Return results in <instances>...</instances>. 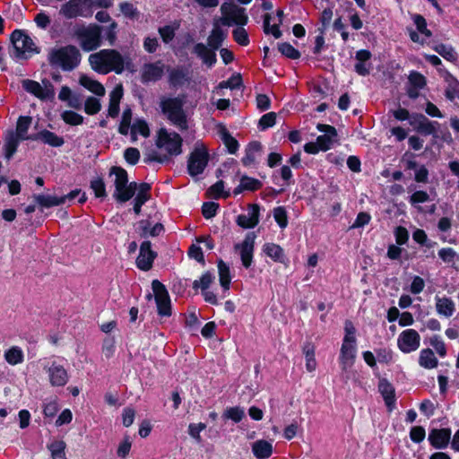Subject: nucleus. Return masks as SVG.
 <instances>
[{
    "mask_svg": "<svg viewBox=\"0 0 459 459\" xmlns=\"http://www.w3.org/2000/svg\"><path fill=\"white\" fill-rule=\"evenodd\" d=\"M31 124V118L29 117H21L17 122L16 133L21 140L28 139L27 132Z\"/></svg>",
    "mask_w": 459,
    "mask_h": 459,
    "instance_id": "51",
    "label": "nucleus"
},
{
    "mask_svg": "<svg viewBox=\"0 0 459 459\" xmlns=\"http://www.w3.org/2000/svg\"><path fill=\"white\" fill-rule=\"evenodd\" d=\"M426 86V78L418 72H411L409 75L408 96L411 99L419 97L420 90Z\"/></svg>",
    "mask_w": 459,
    "mask_h": 459,
    "instance_id": "23",
    "label": "nucleus"
},
{
    "mask_svg": "<svg viewBox=\"0 0 459 459\" xmlns=\"http://www.w3.org/2000/svg\"><path fill=\"white\" fill-rule=\"evenodd\" d=\"M129 130L131 133L132 142H135L137 140V135H141L145 138L150 135L149 126L143 119H135L133 125H130Z\"/></svg>",
    "mask_w": 459,
    "mask_h": 459,
    "instance_id": "34",
    "label": "nucleus"
},
{
    "mask_svg": "<svg viewBox=\"0 0 459 459\" xmlns=\"http://www.w3.org/2000/svg\"><path fill=\"white\" fill-rule=\"evenodd\" d=\"M101 109L100 101L94 97H89L84 103V111L88 115H95Z\"/></svg>",
    "mask_w": 459,
    "mask_h": 459,
    "instance_id": "58",
    "label": "nucleus"
},
{
    "mask_svg": "<svg viewBox=\"0 0 459 459\" xmlns=\"http://www.w3.org/2000/svg\"><path fill=\"white\" fill-rule=\"evenodd\" d=\"M318 131L324 133L316 138V142L322 152L329 150L336 141L337 132L335 128L329 125L318 124L316 126Z\"/></svg>",
    "mask_w": 459,
    "mask_h": 459,
    "instance_id": "15",
    "label": "nucleus"
},
{
    "mask_svg": "<svg viewBox=\"0 0 459 459\" xmlns=\"http://www.w3.org/2000/svg\"><path fill=\"white\" fill-rule=\"evenodd\" d=\"M155 257L156 254L151 248V242H143L140 247L139 255L136 259L137 267L143 271L150 270Z\"/></svg>",
    "mask_w": 459,
    "mask_h": 459,
    "instance_id": "16",
    "label": "nucleus"
},
{
    "mask_svg": "<svg viewBox=\"0 0 459 459\" xmlns=\"http://www.w3.org/2000/svg\"><path fill=\"white\" fill-rule=\"evenodd\" d=\"M433 49L447 61L455 62L457 59L456 52L449 45L438 44L434 46Z\"/></svg>",
    "mask_w": 459,
    "mask_h": 459,
    "instance_id": "46",
    "label": "nucleus"
},
{
    "mask_svg": "<svg viewBox=\"0 0 459 459\" xmlns=\"http://www.w3.org/2000/svg\"><path fill=\"white\" fill-rule=\"evenodd\" d=\"M232 35L238 44L241 46H247L249 44L248 34L243 26L238 25V27L232 31Z\"/></svg>",
    "mask_w": 459,
    "mask_h": 459,
    "instance_id": "59",
    "label": "nucleus"
},
{
    "mask_svg": "<svg viewBox=\"0 0 459 459\" xmlns=\"http://www.w3.org/2000/svg\"><path fill=\"white\" fill-rule=\"evenodd\" d=\"M209 154L207 148L202 143H196L188 160L187 169L191 176L204 172L207 166Z\"/></svg>",
    "mask_w": 459,
    "mask_h": 459,
    "instance_id": "11",
    "label": "nucleus"
},
{
    "mask_svg": "<svg viewBox=\"0 0 459 459\" xmlns=\"http://www.w3.org/2000/svg\"><path fill=\"white\" fill-rule=\"evenodd\" d=\"M22 87L25 91L39 99L45 100L48 97V91L45 90L38 82L32 80H24L22 82Z\"/></svg>",
    "mask_w": 459,
    "mask_h": 459,
    "instance_id": "39",
    "label": "nucleus"
},
{
    "mask_svg": "<svg viewBox=\"0 0 459 459\" xmlns=\"http://www.w3.org/2000/svg\"><path fill=\"white\" fill-rule=\"evenodd\" d=\"M264 253L272 258L274 262L282 263L284 260L283 249L277 244L265 243L263 246Z\"/></svg>",
    "mask_w": 459,
    "mask_h": 459,
    "instance_id": "40",
    "label": "nucleus"
},
{
    "mask_svg": "<svg viewBox=\"0 0 459 459\" xmlns=\"http://www.w3.org/2000/svg\"><path fill=\"white\" fill-rule=\"evenodd\" d=\"M182 143L183 139L178 134L166 128H160L157 132L156 146L162 153L159 154L155 152L149 153L145 160L166 162L170 157L181 154Z\"/></svg>",
    "mask_w": 459,
    "mask_h": 459,
    "instance_id": "2",
    "label": "nucleus"
},
{
    "mask_svg": "<svg viewBox=\"0 0 459 459\" xmlns=\"http://www.w3.org/2000/svg\"><path fill=\"white\" fill-rule=\"evenodd\" d=\"M214 276L210 273H204L199 280H195L193 283L195 289H201L202 291L208 290L213 282Z\"/></svg>",
    "mask_w": 459,
    "mask_h": 459,
    "instance_id": "57",
    "label": "nucleus"
},
{
    "mask_svg": "<svg viewBox=\"0 0 459 459\" xmlns=\"http://www.w3.org/2000/svg\"><path fill=\"white\" fill-rule=\"evenodd\" d=\"M80 84L90 91L91 92L94 93L95 95L99 97H102L105 95V88L104 86L98 81L94 80L93 78L88 76V75H81L79 79Z\"/></svg>",
    "mask_w": 459,
    "mask_h": 459,
    "instance_id": "30",
    "label": "nucleus"
},
{
    "mask_svg": "<svg viewBox=\"0 0 459 459\" xmlns=\"http://www.w3.org/2000/svg\"><path fill=\"white\" fill-rule=\"evenodd\" d=\"M34 199L42 208H50L65 204V198L51 195H36Z\"/></svg>",
    "mask_w": 459,
    "mask_h": 459,
    "instance_id": "41",
    "label": "nucleus"
},
{
    "mask_svg": "<svg viewBox=\"0 0 459 459\" xmlns=\"http://www.w3.org/2000/svg\"><path fill=\"white\" fill-rule=\"evenodd\" d=\"M193 52L202 60L203 64L212 67L216 64V50L204 43L195 45Z\"/></svg>",
    "mask_w": 459,
    "mask_h": 459,
    "instance_id": "19",
    "label": "nucleus"
},
{
    "mask_svg": "<svg viewBox=\"0 0 459 459\" xmlns=\"http://www.w3.org/2000/svg\"><path fill=\"white\" fill-rule=\"evenodd\" d=\"M136 192V183H126L121 186L115 187L113 196L119 202L125 203L130 200Z\"/></svg>",
    "mask_w": 459,
    "mask_h": 459,
    "instance_id": "31",
    "label": "nucleus"
},
{
    "mask_svg": "<svg viewBox=\"0 0 459 459\" xmlns=\"http://www.w3.org/2000/svg\"><path fill=\"white\" fill-rule=\"evenodd\" d=\"M438 256L442 259V261L450 265H455L459 262V254L456 253L451 247H444L438 251Z\"/></svg>",
    "mask_w": 459,
    "mask_h": 459,
    "instance_id": "49",
    "label": "nucleus"
},
{
    "mask_svg": "<svg viewBox=\"0 0 459 459\" xmlns=\"http://www.w3.org/2000/svg\"><path fill=\"white\" fill-rule=\"evenodd\" d=\"M261 187V182L258 179L244 176L241 178L240 185L234 190L235 195H238L242 190L255 191Z\"/></svg>",
    "mask_w": 459,
    "mask_h": 459,
    "instance_id": "42",
    "label": "nucleus"
},
{
    "mask_svg": "<svg viewBox=\"0 0 459 459\" xmlns=\"http://www.w3.org/2000/svg\"><path fill=\"white\" fill-rule=\"evenodd\" d=\"M251 447L254 455L257 459H267L273 454V444L264 439L255 441Z\"/></svg>",
    "mask_w": 459,
    "mask_h": 459,
    "instance_id": "25",
    "label": "nucleus"
},
{
    "mask_svg": "<svg viewBox=\"0 0 459 459\" xmlns=\"http://www.w3.org/2000/svg\"><path fill=\"white\" fill-rule=\"evenodd\" d=\"M220 283L224 290H229L230 284V274L229 266L223 262L218 263Z\"/></svg>",
    "mask_w": 459,
    "mask_h": 459,
    "instance_id": "50",
    "label": "nucleus"
},
{
    "mask_svg": "<svg viewBox=\"0 0 459 459\" xmlns=\"http://www.w3.org/2000/svg\"><path fill=\"white\" fill-rule=\"evenodd\" d=\"M208 195L212 198H227L230 196V193L224 191V183L218 181L208 189Z\"/></svg>",
    "mask_w": 459,
    "mask_h": 459,
    "instance_id": "52",
    "label": "nucleus"
},
{
    "mask_svg": "<svg viewBox=\"0 0 459 459\" xmlns=\"http://www.w3.org/2000/svg\"><path fill=\"white\" fill-rule=\"evenodd\" d=\"M227 33L217 23H214L213 29L207 39V44L212 48L217 50L222 44Z\"/></svg>",
    "mask_w": 459,
    "mask_h": 459,
    "instance_id": "35",
    "label": "nucleus"
},
{
    "mask_svg": "<svg viewBox=\"0 0 459 459\" xmlns=\"http://www.w3.org/2000/svg\"><path fill=\"white\" fill-rule=\"evenodd\" d=\"M81 61V54L74 46L54 48L48 53V62L53 66H57L65 71L74 69Z\"/></svg>",
    "mask_w": 459,
    "mask_h": 459,
    "instance_id": "5",
    "label": "nucleus"
},
{
    "mask_svg": "<svg viewBox=\"0 0 459 459\" xmlns=\"http://www.w3.org/2000/svg\"><path fill=\"white\" fill-rule=\"evenodd\" d=\"M420 345V335L414 329L403 330L397 337V347L403 353L416 351Z\"/></svg>",
    "mask_w": 459,
    "mask_h": 459,
    "instance_id": "13",
    "label": "nucleus"
},
{
    "mask_svg": "<svg viewBox=\"0 0 459 459\" xmlns=\"http://www.w3.org/2000/svg\"><path fill=\"white\" fill-rule=\"evenodd\" d=\"M150 189V185L146 183H143L139 186H136L137 193L134 205V211L136 214L140 213L142 206L149 200Z\"/></svg>",
    "mask_w": 459,
    "mask_h": 459,
    "instance_id": "29",
    "label": "nucleus"
},
{
    "mask_svg": "<svg viewBox=\"0 0 459 459\" xmlns=\"http://www.w3.org/2000/svg\"><path fill=\"white\" fill-rule=\"evenodd\" d=\"M91 188L97 198H104L107 195L105 183L101 178L91 180Z\"/></svg>",
    "mask_w": 459,
    "mask_h": 459,
    "instance_id": "61",
    "label": "nucleus"
},
{
    "mask_svg": "<svg viewBox=\"0 0 459 459\" xmlns=\"http://www.w3.org/2000/svg\"><path fill=\"white\" fill-rule=\"evenodd\" d=\"M425 281L420 276H413L409 290L411 294L417 295L423 291Z\"/></svg>",
    "mask_w": 459,
    "mask_h": 459,
    "instance_id": "63",
    "label": "nucleus"
},
{
    "mask_svg": "<svg viewBox=\"0 0 459 459\" xmlns=\"http://www.w3.org/2000/svg\"><path fill=\"white\" fill-rule=\"evenodd\" d=\"M259 222V206L251 204L248 206L247 213L240 214L237 218L238 226L244 229H252Z\"/></svg>",
    "mask_w": 459,
    "mask_h": 459,
    "instance_id": "17",
    "label": "nucleus"
},
{
    "mask_svg": "<svg viewBox=\"0 0 459 459\" xmlns=\"http://www.w3.org/2000/svg\"><path fill=\"white\" fill-rule=\"evenodd\" d=\"M42 367L48 375V382L51 386L62 387L68 383V372L65 367L57 361L45 359L42 363Z\"/></svg>",
    "mask_w": 459,
    "mask_h": 459,
    "instance_id": "8",
    "label": "nucleus"
},
{
    "mask_svg": "<svg viewBox=\"0 0 459 459\" xmlns=\"http://www.w3.org/2000/svg\"><path fill=\"white\" fill-rule=\"evenodd\" d=\"M132 120V110L126 108L124 110L122 118L118 126V132L123 135H127L130 129Z\"/></svg>",
    "mask_w": 459,
    "mask_h": 459,
    "instance_id": "53",
    "label": "nucleus"
},
{
    "mask_svg": "<svg viewBox=\"0 0 459 459\" xmlns=\"http://www.w3.org/2000/svg\"><path fill=\"white\" fill-rule=\"evenodd\" d=\"M276 122V113L269 112L262 116L259 120V126L263 128L272 127Z\"/></svg>",
    "mask_w": 459,
    "mask_h": 459,
    "instance_id": "64",
    "label": "nucleus"
},
{
    "mask_svg": "<svg viewBox=\"0 0 459 459\" xmlns=\"http://www.w3.org/2000/svg\"><path fill=\"white\" fill-rule=\"evenodd\" d=\"M164 72V65L160 62L146 64L142 70L143 82H155L161 78Z\"/></svg>",
    "mask_w": 459,
    "mask_h": 459,
    "instance_id": "20",
    "label": "nucleus"
},
{
    "mask_svg": "<svg viewBox=\"0 0 459 459\" xmlns=\"http://www.w3.org/2000/svg\"><path fill=\"white\" fill-rule=\"evenodd\" d=\"M19 136L15 134L13 132H9L4 139V151H5V157L9 160L16 152L18 143H19Z\"/></svg>",
    "mask_w": 459,
    "mask_h": 459,
    "instance_id": "43",
    "label": "nucleus"
},
{
    "mask_svg": "<svg viewBox=\"0 0 459 459\" xmlns=\"http://www.w3.org/2000/svg\"><path fill=\"white\" fill-rule=\"evenodd\" d=\"M445 82L446 83L445 89L446 98L455 104L459 103V81L449 73H446Z\"/></svg>",
    "mask_w": 459,
    "mask_h": 459,
    "instance_id": "24",
    "label": "nucleus"
},
{
    "mask_svg": "<svg viewBox=\"0 0 459 459\" xmlns=\"http://www.w3.org/2000/svg\"><path fill=\"white\" fill-rule=\"evenodd\" d=\"M152 288L155 297L159 315L161 316H170V299L165 286L158 280H154L152 282Z\"/></svg>",
    "mask_w": 459,
    "mask_h": 459,
    "instance_id": "12",
    "label": "nucleus"
},
{
    "mask_svg": "<svg viewBox=\"0 0 459 459\" xmlns=\"http://www.w3.org/2000/svg\"><path fill=\"white\" fill-rule=\"evenodd\" d=\"M61 117L66 124L71 126H78L83 123V117L74 111L65 110Z\"/></svg>",
    "mask_w": 459,
    "mask_h": 459,
    "instance_id": "54",
    "label": "nucleus"
},
{
    "mask_svg": "<svg viewBox=\"0 0 459 459\" xmlns=\"http://www.w3.org/2000/svg\"><path fill=\"white\" fill-rule=\"evenodd\" d=\"M91 67L97 73L107 74L110 72L121 74L125 70L134 71L129 56H123L115 49H102L89 56Z\"/></svg>",
    "mask_w": 459,
    "mask_h": 459,
    "instance_id": "1",
    "label": "nucleus"
},
{
    "mask_svg": "<svg viewBox=\"0 0 459 459\" xmlns=\"http://www.w3.org/2000/svg\"><path fill=\"white\" fill-rule=\"evenodd\" d=\"M255 238L256 236L254 232H249L242 242L235 245V250L238 253L242 264L246 268H249L253 262Z\"/></svg>",
    "mask_w": 459,
    "mask_h": 459,
    "instance_id": "14",
    "label": "nucleus"
},
{
    "mask_svg": "<svg viewBox=\"0 0 459 459\" xmlns=\"http://www.w3.org/2000/svg\"><path fill=\"white\" fill-rule=\"evenodd\" d=\"M378 390L383 396L386 406L392 409L395 403V393L394 386L386 379H381L378 384Z\"/></svg>",
    "mask_w": 459,
    "mask_h": 459,
    "instance_id": "28",
    "label": "nucleus"
},
{
    "mask_svg": "<svg viewBox=\"0 0 459 459\" xmlns=\"http://www.w3.org/2000/svg\"><path fill=\"white\" fill-rule=\"evenodd\" d=\"M278 49L283 56L291 59H298L300 56L299 52L289 43L279 44Z\"/></svg>",
    "mask_w": 459,
    "mask_h": 459,
    "instance_id": "60",
    "label": "nucleus"
},
{
    "mask_svg": "<svg viewBox=\"0 0 459 459\" xmlns=\"http://www.w3.org/2000/svg\"><path fill=\"white\" fill-rule=\"evenodd\" d=\"M124 158L127 163L134 165L140 159V152L134 147L127 148L125 150Z\"/></svg>",
    "mask_w": 459,
    "mask_h": 459,
    "instance_id": "62",
    "label": "nucleus"
},
{
    "mask_svg": "<svg viewBox=\"0 0 459 459\" xmlns=\"http://www.w3.org/2000/svg\"><path fill=\"white\" fill-rule=\"evenodd\" d=\"M4 358L9 365L16 366L24 361V352L21 347L13 345L4 351Z\"/></svg>",
    "mask_w": 459,
    "mask_h": 459,
    "instance_id": "33",
    "label": "nucleus"
},
{
    "mask_svg": "<svg viewBox=\"0 0 459 459\" xmlns=\"http://www.w3.org/2000/svg\"><path fill=\"white\" fill-rule=\"evenodd\" d=\"M222 417L227 420H231L235 423L240 422L245 417V410L241 407H228L224 410Z\"/></svg>",
    "mask_w": 459,
    "mask_h": 459,
    "instance_id": "47",
    "label": "nucleus"
},
{
    "mask_svg": "<svg viewBox=\"0 0 459 459\" xmlns=\"http://www.w3.org/2000/svg\"><path fill=\"white\" fill-rule=\"evenodd\" d=\"M221 22L225 26L233 24L244 26L247 23L248 17L245 9L231 3H224L221 6Z\"/></svg>",
    "mask_w": 459,
    "mask_h": 459,
    "instance_id": "9",
    "label": "nucleus"
},
{
    "mask_svg": "<svg viewBox=\"0 0 459 459\" xmlns=\"http://www.w3.org/2000/svg\"><path fill=\"white\" fill-rule=\"evenodd\" d=\"M306 359V368L308 372H313L316 368V360L315 358V348L311 344H306L303 348Z\"/></svg>",
    "mask_w": 459,
    "mask_h": 459,
    "instance_id": "48",
    "label": "nucleus"
},
{
    "mask_svg": "<svg viewBox=\"0 0 459 459\" xmlns=\"http://www.w3.org/2000/svg\"><path fill=\"white\" fill-rule=\"evenodd\" d=\"M410 124L413 126L414 130L426 135L435 132L433 123L420 114L411 115Z\"/></svg>",
    "mask_w": 459,
    "mask_h": 459,
    "instance_id": "21",
    "label": "nucleus"
},
{
    "mask_svg": "<svg viewBox=\"0 0 459 459\" xmlns=\"http://www.w3.org/2000/svg\"><path fill=\"white\" fill-rule=\"evenodd\" d=\"M419 364L420 367L432 369L437 366V359L436 358L434 352L430 349H424L420 351L419 355Z\"/></svg>",
    "mask_w": 459,
    "mask_h": 459,
    "instance_id": "38",
    "label": "nucleus"
},
{
    "mask_svg": "<svg viewBox=\"0 0 459 459\" xmlns=\"http://www.w3.org/2000/svg\"><path fill=\"white\" fill-rule=\"evenodd\" d=\"M219 136L230 153H236L238 149V141L229 133L225 126H220L218 130Z\"/></svg>",
    "mask_w": 459,
    "mask_h": 459,
    "instance_id": "37",
    "label": "nucleus"
},
{
    "mask_svg": "<svg viewBox=\"0 0 459 459\" xmlns=\"http://www.w3.org/2000/svg\"><path fill=\"white\" fill-rule=\"evenodd\" d=\"M74 34L84 51L89 52L100 46L101 30L97 25L80 27L76 29Z\"/></svg>",
    "mask_w": 459,
    "mask_h": 459,
    "instance_id": "7",
    "label": "nucleus"
},
{
    "mask_svg": "<svg viewBox=\"0 0 459 459\" xmlns=\"http://www.w3.org/2000/svg\"><path fill=\"white\" fill-rule=\"evenodd\" d=\"M273 214L279 227L285 229L288 225V216L285 208L282 206H278L273 209Z\"/></svg>",
    "mask_w": 459,
    "mask_h": 459,
    "instance_id": "56",
    "label": "nucleus"
},
{
    "mask_svg": "<svg viewBox=\"0 0 459 459\" xmlns=\"http://www.w3.org/2000/svg\"><path fill=\"white\" fill-rule=\"evenodd\" d=\"M283 11H277L278 22L271 25V15L266 13L264 17V30L266 34H272L275 39H279L281 36V32L279 29V25L282 22Z\"/></svg>",
    "mask_w": 459,
    "mask_h": 459,
    "instance_id": "32",
    "label": "nucleus"
},
{
    "mask_svg": "<svg viewBox=\"0 0 459 459\" xmlns=\"http://www.w3.org/2000/svg\"><path fill=\"white\" fill-rule=\"evenodd\" d=\"M93 3L91 0H69L60 8V13L67 19L90 17L92 14Z\"/></svg>",
    "mask_w": 459,
    "mask_h": 459,
    "instance_id": "10",
    "label": "nucleus"
},
{
    "mask_svg": "<svg viewBox=\"0 0 459 459\" xmlns=\"http://www.w3.org/2000/svg\"><path fill=\"white\" fill-rule=\"evenodd\" d=\"M10 39L13 45L10 56L16 61L29 59L39 53V48L35 40L23 30H13Z\"/></svg>",
    "mask_w": 459,
    "mask_h": 459,
    "instance_id": "4",
    "label": "nucleus"
},
{
    "mask_svg": "<svg viewBox=\"0 0 459 459\" xmlns=\"http://www.w3.org/2000/svg\"><path fill=\"white\" fill-rule=\"evenodd\" d=\"M261 150V144L258 142L250 143L245 151V155L242 158V163L244 166L248 167L253 165L257 158V154Z\"/></svg>",
    "mask_w": 459,
    "mask_h": 459,
    "instance_id": "36",
    "label": "nucleus"
},
{
    "mask_svg": "<svg viewBox=\"0 0 459 459\" xmlns=\"http://www.w3.org/2000/svg\"><path fill=\"white\" fill-rule=\"evenodd\" d=\"M412 20L414 24L418 30V31L424 36L425 38L431 37V31L427 28V22L425 18L420 14H414L412 16Z\"/></svg>",
    "mask_w": 459,
    "mask_h": 459,
    "instance_id": "55",
    "label": "nucleus"
},
{
    "mask_svg": "<svg viewBox=\"0 0 459 459\" xmlns=\"http://www.w3.org/2000/svg\"><path fill=\"white\" fill-rule=\"evenodd\" d=\"M357 351L356 328L351 321L346 320L344 323V335L338 357V362L343 373H348L353 367Z\"/></svg>",
    "mask_w": 459,
    "mask_h": 459,
    "instance_id": "3",
    "label": "nucleus"
},
{
    "mask_svg": "<svg viewBox=\"0 0 459 459\" xmlns=\"http://www.w3.org/2000/svg\"><path fill=\"white\" fill-rule=\"evenodd\" d=\"M123 97L122 85H117L109 94V105L108 114L111 117H117L119 113V103Z\"/></svg>",
    "mask_w": 459,
    "mask_h": 459,
    "instance_id": "26",
    "label": "nucleus"
},
{
    "mask_svg": "<svg viewBox=\"0 0 459 459\" xmlns=\"http://www.w3.org/2000/svg\"><path fill=\"white\" fill-rule=\"evenodd\" d=\"M451 438V431L448 429H433L429 435V441L435 448H444Z\"/></svg>",
    "mask_w": 459,
    "mask_h": 459,
    "instance_id": "22",
    "label": "nucleus"
},
{
    "mask_svg": "<svg viewBox=\"0 0 459 459\" xmlns=\"http://www.w3.org/2000/svg\"><path fill=\"white\" fill-rule=\"evenodd\" d=\"M164 228L161 223L152 224L150 221L143 220L141 221L138 224V230L142 237H156L159 236Z\"/></svg>",
    "mask_w": 459,
    "mask_h": 459,
    "instance_id": "27",
    "label": "nucleus"
},
{
    "mask_svg": "<svg viewBox=\"0 0 459 459\" xmlns=\"http://www.w3.org/2000/svg\"><path fill=\"white\" fill-rule=\"evenodd\" d=\"M36 139H40L43 143L54 147H59L64 144L63 138L47 130L40 132Z\"/></svg>",
    "mask_w": 459,
    "mask_h": 459,
    "instance_id": "45",
    "label": "nucleus"
},
{
    "mask_svg": "<svg viewBox=\"0 0 459 459\" xmlns=\"http://www.w3.org/2000/svg\"><path fill=\"white\" fill-rule=\"evenodd\" d=\"M184 103V97L166 98L160 101L163 114L178 128L186 127V117L183 110Z\"/></svg>",
    "mask_w": 459,
    "mask_h": 459,
    "instance_id": "6",
    "label": "nucleus"
},
{
    "mask_svg": "<svg viewBox=\"0 0 459 459\" xmlns=\"http://www.w3.org/2000/svg\"><path fill=\"white\" fill-rule=\"evenodd\" d=\"M435 307L437 315L446 318L451 317L455 312V301L445 295L435 296Z\"/></svg>",
    "mask_w": 459,
    "mask_h": 459,
    "instance_id": "18",
    "label": "nucleus"
},
{
    "mask_svg": "<svg viewBox=\"0 0 459 459\" xmlns=\"http://www.w3.org/2000/svg\"><path fill=\"white\" fill-rule=\"evenodd\" d=\"M109 177L113 178L115 187H118L128 183L127 172L120 167H112L109 172Z\"/></svg>",
    "mask_w": 459,
    "mask_h": 459,
    "instance_id": "44",
    "label": "nucleus"
}]
</instances>
